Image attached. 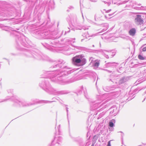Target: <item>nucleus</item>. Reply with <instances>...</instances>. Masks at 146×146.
Masks as SVG:
<instances>
[{
  "label": "nucleus",
  "instance_id": "obj_7",
  "mask_svg": "<svg viewBox=\"0 0 146 146\" xmlns=\"http://www.w3.org/2000/svg\"><path fill=\"white\" fill-rule=\"evenodd\" d=\"M111 141L112 140H110L108 141L107 146H111V144H110V141Z\"/></svg>",
  "mask_w": 146,
  "mask_h": 146
},
{
  "label": "nucleus",
  "instance_id": "obj_2",
  "mask_svg": "<svg viewBox=\"0 0 146 146\" xmlns=\"http://www.w3.org/2000/svg\"><path fill=\"white\" fill-rule=\"evenodd\" d=\"M137 17L135 19V23L138 25L143 24L144 22L143 20L141 18V15H137Z\"/></svg>",
  "mask_w": 146,
  "mask_h": 146
},
{
  "label": "nucleus",
  "instance_id": "obj_5",
  "mask_svg": "<svg viewBox=\"0 0 146 146\" xmlns=\"http://www.w3.org/2000/svg\"><path fill=\"white\" fill-rule=\"evenodd\" d=\"M99 62H96L94 64V66H95L96 67H98L99 65Z\"/></svg>",
  "mask_w": 146,
  "mask_h": 146
},
{
  "label": "nucleus",
  "instance_id": "obj_1",
  "mask_svg": "<svg viewBox=\"0 0 146 146\" xmlns=\"http://www.w3.org/2000/svg\"><path fill=\"white\" fill-rule=\"evenodd\" d=\"M81 56L80 55H76L73 57L72 58V61L74 63L78 64L80 62L82 63V65H84L86 63V59L85 58L82 59Z\"/></svg>",
  "mask_w": 146,
  "mask_h": 146
},
{
  "label": "nucleus",
  "instance_id": "obj_4",
  "mask_svg": "<svg viewBox=\"0 0 146 146\" xmlns=\"http://www.w3.org/2000/svg\"><path fill=\"white\" fill-rule=\"evenodd\" d=\"M138 58L140 60H144L145 58L141 55H139L138 56Z\"/></svg>",
  "mask_w": 146,
  "mask_h": 146
},
{
  "label": "nucleus",
  "instance_id": "obj_8",
  "mask_svg": "<svg viewBox=\"0 0 146 146\" xmlns=\"http://www.w3.org/2000/svg\"><path fill=\"white\" fill-rule=\"evenodd\" d=\"M143 51H146V47H144L143 49Z\"/></svg>",
  "mask_w": 146,
  "mask_h": 146
},
{
  "label": "nucleus",
  "instance_id": "obj_6",
  "mask_svg": "<svg viewBox=\"0 0 146 146\" xmlns=\"http://www.w3.org/2000/svg\"><path fill=\"white\" fill-rule=\"evenodd\" d=\"M109 126L111 127H112L113 126V123L112 122H110L109 123Z\"/></svg>",
  "mask_w": 146,
  "mask_h": 146
},
{
  "label": "nucleus",
  "instance_id": "obj_9",
  "mask_svg": "<svg viewBox=\"0 0 146 146\" xmlns=\"http://www.w3.org/2000/svg\"><path fill=\"white\" fill-rule=\"evenodd\" d=\"M94 146V144H92L91 145V146Z\"/></svg>",
  "mask_w": 146,
  "mask_h": 146
},
{
  "label": "nucleus",
  "instance_id": "obj_3",
  "mask_svg": "<svg viewBox=\"0 0 146 146\" xmlns=\"http://www.w3.org/2000/svg\"><path fill=\"white\" fill-rule=\"evenodd\" d=\"M135 33V29H132L129 31V33L130 35H134Z\"/></svg>",
  "mask_w": 146,
  "mask_h": 146
}]
</instances>
